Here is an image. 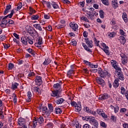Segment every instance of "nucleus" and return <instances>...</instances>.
Listing matches in <instances>:
<instances>
[{"label": "nucleus", "mask_w": 128, "mask_h": 128, "mask_svg": "<svg viewBox=\"0 0 128 128\" xmlns=\"http://www.w3.org/2000/svg\"><path fill=\"white\" fill-rule=\"evenodd\" d=\"M18 84L16 82H14V84H12L11 88L12 90H16V88H18Z\"/></svg>", "instance_id": "obj_27"}, {"label": "nucleus", "mask_w": 128, "mask_h": 128, "mask_svg": "<svg viewBox=\"0 0 128 128\" xmlns=\"http://www.w3.org/2000/svg\"><path fill=\"white\" fill-rule=\"evenodd\" d=\"M55 112L57 114H62V110L59 108H57L55 110Z\"/></svg>", "instance_id": "obj_35"}, {"label": "nucleus", "mask_w": 128, "mask_h": 128, "mask_svg": "<svg viewBox=\"0 0 128 128\" xmlns=\"http://www.w3.org/2000/svg\"><path fill=\"white\" fill-rule=\"evenodd\" d=\"M6 18H4V16L2 17V20L1 22L0 25L4 24V26H6V24H8V20H6Z\"/></svg>", "instance_id": "obj_29"}, {"label": "nucleus", "mask_w": 128, "mask_h": 128, "mask_svg": "<svg viewBox=\"0 0 128 128\" xmlns=\"http://www.w3.org/2000/svg\"><path fill=\"white\" fill-rule=\"evenodd\" d=\"M99 12H100V18H104V11L102 10H100L99 11Z\"/></svg>", "instance_id": "obj_38"}, {"label": "nucleus", "mask_w": 128, "mask_h": 128, "mask_svg": "<svg viewBox=\"0 0 128 128\" xmlns=\"http://www.w3.org/2000/svg\"><path fill=\"white\" fill-rule=\"evenodd\" d=\"M96 80L98 84L100 86L104 87L106 86V82L102 78H98L96 79Z\"/></svg>", "instance_id": "obj_5"}, {"label": "nucleus", "mask_w": 128, "mask_h": 128, "mask_svg": "<svg viewBox=\"0 0 128 128\" xmlns=\"http://www.w3.org/2000/svg\"><path fill=\"white\" fill-rule=\"evenodd\" d=\"M66 25L64 24H60L58 26V28H64Z\"/></svg>", "instance_id": "obj_52"}, {"label": "nucleus", "mask_w": 128, "mask_h": 128, "mask_svg": "<svg viewBox=\"0 0 128 128\" xmlns=\"http://www.w3.org/2000/svg\"><path fill=\"white\" fill-rule=\"evenodd\" d=\"M115 36H116V33H114V32H109L108 34V36L110 38H114Z\"/></svg>", "instance_id": "obj_37"}, {"label": "nucleus", "mask_w": 128, "mask_h": 128, "mask_svg": "<svg viewBox=\"0 0 128 128\" xmlns=\"http://www.w3.org/2000/svg\"><path fill=\"white\" fill-rule=\"evenodd\" d=\"M112 4L114 8H116L118 6V0H112Z\"/></svg>", "instance_id": "obj_15"}, {"label": "nucleus", "mask_w": 128, "mask_h": 128, "mask_svg": "<svg viewBox=\"0 0 128 128\" xmlns=\"http://www.w3.org/2000/svg\"><path fill=\"white\" fill-rule=\"evenodd\" d=\"M126 112V108H122L120 110V112Z\"/></svg>", "instance_id": "obj_63"}, {"label": "nucleus", "mask_w": 128, "mask_h": 128, "mask_svg": "<svg viewBox=\"0 0 128 128\" xmlns=\"http://www.w3.org/2000/svg\"><path fill=\"white\" fill-rule=\"evenodd\" d=\"M115 76L118 77V80H124V74H122V70H119L118 72H115Z\"/></svg>", "instance_id": "obj_2"}, {"label": "nucleus", "mask_w": 128, "mask_h": 128, "mask_svg": "<svg viewBox=\"0 0 128 128\" xmlns=\"http://www.w3.org/2000/svg\"><path fill=\"white\" fill-rule=\"evenodd\" d=\"M119 40L122 44H126V38L124 37V36H120Z\"/></svg>", "instance_id": "obj_20"}, {"label": "nucleus", "mask_w": 128, "mask_h": 128, "mask_svg": "<svg viewBox=\"0 0 128 128\" xmlns=\"http://www.w3.org/2000/svg\"><path fill=\"white\" fill-rule=\"evenodd\" d=\"M123 127L124 128H128V124L126 123H124V124H123Z\"/></svg>", "instance_id": "obj_64"}, {"label": "nucleus", "mask_w": 128, "mask_h": 128, "mask_svg": "<svg viewBox=\"0 0 128 128\" xmlns=\"http://www.w3.org/2000/svg\"><path fill=\"white\" fill-rule=\"evenodd\" d=\"M38 18H40V16L38 14L32 15L31 16V20H38Z\"/></svg>", "instance_id": "obj_31"}, {"label": "nucleus", "mask_w": 128, "mask_h": 128, "mask_svg": "<svg viewBox=\"0 0 128 128\" xmlns=\"http://www.w3.org/2000/svg\"><path fill=\"white\" fill-rule=\"evenodd\" d=\"M82 46L83 48H84L85 50H86V52H92V50L90 49L88 47L86 44L84 43H82Z\"/></svg>", "instance_id": "obj_21"}, {"label": "nucleus", "mask_w": 128, "mask_h": 128, "mask_svg": "<svg viewBox=\"0 0 128 128\" xmlns=\"http://www.w3.org/2000/svg\"><path fill=\"white\" fill-rule=\"evenodd\" d=\"M27 52H28L30 54H32V56H34V54H36V53L34 52L33 50H32V48H28L27 50Z\"/></svg>", "instance_id": "obj_40"}, {"label": "nucleus", "mask_w": 128, "mask_h": 128, "mask_svg": "<svg viewBox=\"0 0 128 128\" xmlns=\"http://www.w3.org/2000/svg\"><path fill=\"white\" fill-rule=\"evenodd\" d=\"M38 124H42V122H44V118L42 116H40L38 119Z\"/></svg>", "instance_id": "obj_42"}, {"label": "nucleus", "mask_w": 128, "mask_h": 128, "mask_svg": "<svg viewBox=\"0 0 128 128\" xmlns=\"http://www.w3.org/2000/svg\"><path fill=\"white\" fill-rule=\"evenodd\" d=\"M128 90H126L124 86H121L120 87V92L121 94H123V96H124V94Z\"/></svg>", "instance_id": "obj_17"}, {"label": "nucleus", "mask_w": 128, "mask_h": 128, "mask_svg": "<svg viewBox=\"0 0 128 128\" xmlns=\"http://www.w3.org/2000/svg\"><path fill=\"white\" fill-rule=\"evenodd\" d=\"M120 82V80L118 78H116L114 80V82H113V86L115 88H118L120 86V84L118 82Z\"/></svg>", "instance_id": "obj_11"}, {"label": "nucleus", "mask_w": 128, "mask_h": 128, "mask_svg": "<svg viewBox=\"0 0 128 128\" xmlns=\"http://www.w3.org/2000/svg\"><path fill=\"white\" fill-rule=\"evenodd\" d=\"M74 70H70L68 72L67 76L68 78L72 76H74Z\"/></svg>", "instance_id": "obj_22"}, {"label": "nucleus", "mask_w": 128, "mask_h": 128, "mask_svg": "<svg viewBox=\"0 0 128 128\" xmlns=\"http://www.w3.org/2000/svg\"><path fill=\"white\" fill-rule=\"evenodd\" d=\"M4 112H6V108L4 107L2 108H0V117L2 119L4 118L3 114Z\"/></svg>", "instance_id": "obj_18"}, {"label": "nucleus", "mask_w": 128, "mask_h": 128, "mask_svg": "<svg viewBox=\"0 0 128 128\" xmlns=\"http://www.w3.org/2000/svg\"><path fill=\"white\" fill-rule=\"evenodd\" d=\"M80 20H84V22H88V20L86 16H82V17H81L80 18Z\"/></svg>", "instance_id": "obj_49"}, {"label": "nucleus", "mask_w": 128, "mask_h": 128, "mask_svg": "<svg viewBox=\"0 0 128 128\" xmlns=\"http://www.w3.org/2000/svg\"><path fill=\"white\" fill-rule=\"evenodd\" d=\"M34 46H35L38 48H42V45L38 44V43H35Z\"/></svg>", "instance_id": "obj_62"}, {"label": "nucleus", "mask_w": 128, "mask_h": 128, "mask_svg": "<svg viewBox=\"0 0 128 128\" xmlns=\"http://www.w3.org/2000/svg\"><path fill=\"white\" fill-rule=\"evenodd\" d=\"M70 26L71 28L74 30V32H76V30L78 28V24L76 23L71 22L70 24Z\"/></svg>", "instance_id": "obj_8"}, {"label": "nucleus", "mask_w": 128, "mask_h": 128, "mask_svg": "<svg viewBox=\"0 0 128 128\" xmlns=\"http://www.w3.org/2000/svg\"><path fill=\"white\" fill-rule=\"evenodd\" d=\"M101 46H102V48H108V46H106L104 43H102Z\"/></svg>", "instance_id": "obj_61"}, {"label": "nucleus", "mask_w": 128, "mask_h": 128, "mask_svg": "<svg viewBox=\"0 0 128 128\" xmlns=\"http://www.w3.org/2000/svg\"><path fill=\"white\" fill-rule=\"evenodd\" d=\"M52 62V60L50 58H47L45 60L44 62H43L44 66H48V64H50Z\"/></svg>", "instance_id": "obj_23"}, {"label": "nucleus", "mask_w": 128, "mask_h": 128, "mask_svg": "<svg viewBox=\"0 0 128 128\" xmlns=\"http://www.w3.org/2000/svg\"><path fill=\"white\" fill-rule=\"evenodd\" d=\"M10 8H12V5L10 4L7 5L6 6V8L4 11V14L5 15L8 14L10 12Z\"/></svg>", "instance_id": "obj_13"}, {"label": "nucleus", "mask_w": 128, "mask_h": 128, "mask_svg": "<svg viewBox=\"0 0 128 128\" xmlns=\"http://www.w3.org/2000/svg\"><path fill=\"white\" fill-rule=\"evenodd\" d=\"M100 125L102 128H106V123H104V122H100Z\"/></svg>", "instance_id": "obj_54"}, {"label": "nucleus", "mask_w": 128, "mask_h": 128, "mask_svg": "<svg viewBox=\"0 0 128 128\" xmlns=\"http://www.w3.org/2000/svg\"><path fill=\"white\" fill-rule=\"evenodd\" d=\"M28 32L30 34H33L34 36H36L38 34V32L36 30H30Z\"/></svg>", "instance_id": "obj_32"}, {"label": "nucleus", "mask_w": 128, "mask_h": 128, "mask_svg": "<svg viewBox=\"0 0 128 128\" xmlns=\"http://www.w3.org/2000/svg\"><path fill=\"white\" fill-rule=\"evenodd\" d=\"M14 10H12L10 14L4 16V18H12V16H14Z\"/></svg>", "instance_id": "obj_25"}, {"label": "nucleus", "mask_w": 128, "mask_h": 128, "mask_svg": "<svg viewBox=\"0 0 128 128\" xmlns=\"http://www.w3.org/2000/svg\"><path fill=\"white\" fill-rule=\"evenodd\" d=\"M98 74L100 78H106V76H110L108 70H102V68H98Z\"/></svg>", "instance_id": "obj_1"}, {"label": "nucleus", "mask_w": 128, "mask_h": 128, "mask_svg": "<svg viewBox=\"0 0 128 128\" xmlns=\"http://www.w3.org/2000/svg\"><path fill=\"white\" fill-rule=\"evenodd\" d=\"M35 82H36V84L37 86H40V84H42V76H36Z\"/></svg>", "instance_id": "obj_6"}, {"label": "nucleus", "mask_w": 128, "mask_h": 128, "mask_svg": "<svg viewBox=\"0 0 128 128\" xmlns=\"http://www.w3.org/2000/svg\"><path fill=\"white\" fill-rule=\"evenodd\" d=\"M6 40V36L4 35H1L0 36V42H4Z\"/></svg>", "instance_id": "obj_50"}, {"label": "nucleus", "mask_w": 128, "mask_h": 128, "mask_svg": "<svg viewBox=\"0 0 128 128\" xmlns=\"http://www.w3.org/2000/svg\"><path fill=\"white\" fill-rule=\"evenodd\" d=\"M34 92H40V88L38 87H34Z\"/></svg>", "instance_id": "obj_57"}, {"label": "nucleus", "mask_w": 128, "mask_h": 128, "mask_svg": "<svg viewBox=\"0 0 128 128\" xmlns=\"http://www.w3.org/2000/svg\"><path fill=\"white\" fill-rule=\"evenodd\" d=\"M37 43L38 44L42 46V37H39L38 38V41Z\"/></svg>", "instance_id": "obj_43"}, {"label": "nucleus", "mask_w": 128, "mask_h": 128, "mask_svg": "<svg viewBox=\"0 0 128 128\" xmlns=\"http://www.w3.org/2000/svg\"><path fill=\"white\" fill-rule=\"evenodd\" d=\"M0 128H8L6 125L4 126V123L0 122Z\"/></svg>", "instance_id": "obj_53"}, {"label": "nucleus", "mask_w": 128, "mask_h": 128, "mask_svg": "<svg viewBox=\"0 0 128 128\" xmlns=\"http://www.w3.org/2000/svg\"><path fill=\"white\" fill-rule=\"evenodd\" d=\"M75 108L76 112H80V110H82V105H80V102L77 103V106H75Z\"/></svg>", "instance_id": "obj_19"}, {"label": "nucleus", "mask_w": 128, "mask_h": 128, "mask_svg": "<svg viewBox=\"0 0 128 128\" xmlns=\"http://www.w3.org/2000/svg\"><path fill=\"white\" fill-rule=\"evenodd\" d=\"M54 88H56V90H58V92H60V84L58 83L54 84Z\"/></svg>", "instance_id": "obj_24"}, {"label": "nucleus", "mask_w": 128, "mask_h": 128, "mask_svg": "<svg viewBox=\"0 0 128 128\" xmlns=\"http://www.w3.org/2000/svg\"><path fill=\"white\" fill-rule=\"evenodd\" d=\"M86 40V42H85L86 43V44H87V46L90 48H92V40H88V38H85Z\"/></svg>", "instance_id": "obj_16"}, {"label": "nucleus", "mask_w": 128, "mask_h": 128, "mask_svg": "<svg viewBox=\"0 0 128 128\" xmlns=\"http://www.w3.org/2000/svg\"><path fill=\"white\" fill-rule=\"evenodd\" d=\"M14 64L12 63H10L8 64V68H10V70H12V68H14Z\"/></svg>", "instance_id": "obj_55"}, {"label": "nucleus", "mask_w": 128, "mask_h": 128, "mask_svg": "<svg viewBox=\"0 0 128 128\" xmlns=\"http://www.w3.org/2000/svg\"><path fill=\"white\" fill-rule=\"evenodd\" d=\"M122 18L124 22H128V16L126 15V13H122Z\"/></svg>", "instance_id": "obj_28"}, {"label": "nucleus", "mask_w": 128, "mask_h": 128, "mask_svg": "<svg viewBox=\"0 0 128 128\" xmlns=\"http://www.w3.org/2000/svg\"><path fill=\"white\" fill-rule=\"evenodd\" d=\"M89 113L94 116H98V114H96V112L94 110H90Z\"/></svg>", "instance_id": "obj_48"}, {"label": "nucleus", "mask_w": 128, "mask_h": 128, "mask_svg": "<svg viewBox=\"0 0 128 128\" xmlns=\"http://www.w3.org/2000/svg\"><path fill=\"white\" fill-rule=\"evenodd\" d=\"M27 96H28V98L26 100V101L27 102H30L31 100H32V92H30V91H28V92Z\"/></svg>", "instance_id": "obj_12"}, {"label": "nucleus", "mask_w": 128, "mask_h": 128, "mask_svg": "<svg viewBox=\"0 0 128 128\" xmlns=\"http://www.w3.org/2000/svg\"><path fill=\"white\" fill-rule=\"evenodd\" d=\"M51 4L52 8L55 10L58 9L59 8L58 5V4H56V2H52Z\"/></svg>", "instance_id": "obj_33"}, {"label": "nucleus", "mask_w": 128, "mask_h": 128, "mask_svg": "<svg viewBox=\"0 0 128 128\" xmlns=\"http://www.w3.org/2000/svg\"><path fill=\"white\" fill-rule=\"evenodd\" d=\"M64 102V98H60L55 101V103L57 104H62Z\"/></svg>", "instance_id": "obj_26"}, {"label": "nucleus", "mask_w": 128, "mask_h": 128, "mask_svg": "<svg viewBox=\"0 0 128 128\" xmlns=\"http://www.w3.org/2000/svg\"><path fill=\"white\" fill-rule=\"evenodd\" d=\"M108 98H110L108 94H102L100 95L98 97V100H108Z\"/></svg>", "instance_id": "obj_7"}, {"label": "nucleus", "mask_w": 128, "mask_h": 128, "mask_svg": "<svg viewBox=\"0 0 128 128\" xmlns=\"http://www.w3.org/2000/svg\"><path fill=\"white\" fill-rule=\"evenodd\" d=\"M47 30H48L49 32H52V26H49L46 27Z\"/></svg>", "instance_id": "obj_60"}, {"label": "nucleus", "mask_w": 128, "mask_h": 128, "mask_svg": "<svg viewBox=\"0 0 128 128\" xmlns=\"http://www.w3.org/2000/svg\"><path fill=\"white\" fill-rule=\"evenodd\" d=\"M70 104L72 106H77L78 103L74 101L70 102Z\"/></svg>", "instance_id": "obj_56"}, {"label": "nucleus", "mask_w": 128, "mask_h": 128, "mask_svg": "<svg viewBox=\"0 0 128 128\" xmlns=\"http://www.w3.org/2000/svg\"><path fill=\"white\" fill-rule=\"evenodd\" d=\"M122 64H126L128 62V58H125L124 59H122Z\"/></svg>", "instance_id": "obj_47"}, {"label": "nucleus", "mask_w": 128, "mask_h": 128, "mask_svg": "<svg viewBox=\"0 0 128 128\" xmlns=\"http://www.w3.org/2000/svg\"><path fill=\"white\" fill-rule=\"evenodd\" d=\"M33 26L36 28V30H38L40 32H42L41 33L42 36H44V31L42 30V26H40V24H34L33 25Z\"/></svg>", "instance_id": "obj_4"}, {"label": "nucleus", "mask_w": 128, "mask_h": 128, "mask_svg": "<svg viewBox=\"0 0 128 128\" xmlns=\"http://www.w3.org/2000/svg\"><path fill=\"white\" fill-rule=\"evenodd\" d=\"M60 91L58 90H54L52 92L51 94L52 96H54V98H60V94L58 93Z\"/></svg>", "instance_id": "obj_9"}, {"label": "nucleus", "mask_w": 128, "mask_h": 128, "mask_svg": "<svg viewBox=\"0 0 128 128\" xmlns=\"http://www.w3.org/2000/svg\"><path fill=\"white\" fill-rule=\"evenodd\" d=\"M113 67L115 68V72H118L119 70H122V68H120L116 64H112Z\"/></svg>", "instance_id": "obj_30"}, {"label": "nucleus", "mask_w": 128, "mask_h": 128, "mask_svg": "<svg viewBox=\"0 0 128 128\" xmlns=\"http://www.w3.org/2000/svg\"><path fill=\"white\" fill-rule=\"evenodd\" d=\"M94 42L95 44H96L97 46H100V40H98L96 38H94Z\"/></svg>", "instance_id": "obj_46"}, {"label": "nucleus", "mask_w": 128, "mask_h": 128, "mask_svg": "<svg viewBox=\"0 0 128 128\" xmlns=\"http://www.w3.org/2000/svg\"><path fill=\"white\" fill-rule=\"evenodd\" d=\"M89 66L91 68H98V65H94L92 64H90V66Z\"/></svg>", "instance_id": "obj_51"}, {"label": "nucleus", "mask_w": 128, "mask_h": 128, "mask_svg": "<svg viewBox=\"0 0 128 128\" xmlns=\"http://www.w3.org/2000/svg\"><path fill=\"white\" fill-rule=\"evenodd\" d=\"M26 124V119L20 118L18 119V124L24 126Z\"/></svg>", "instance_id": "obj_10"}, {"label": "nucleus", "mask_w": 128, "mask_h": 128, "mask_svg": "<svg viewBox=\"0 0 128 128\" xmlns=\"http://www.w3.org/2000/svg\"><path fill=\"white\" fill-rule=\"evenodd\" d=\"M48 108L50 110V112H53V110H54V107L52 106V104H48Z\"/></svg>", "instance_id": "obj_41"}, {"label": "nucleus", "mask_w": 128, "mask_h": 128, "mask_svg": "<svg viewBox=\"0 0 128 128\" xmlns=\"http://www.w3.org/2000/svg\"><path fill=\"white\" fill-rule=\"evenodd\" d=\"M105 6H108V0H100Z\"/></svg>", "instance_id": "obj_44"}, {"label": "nucleus", "mask_w": 128, "mask_h": 128, "mask_svg": "<svg viewBox=\"0 0 128 128\" xmlns=\"http://www.w3.org/2000/svg\"><path fill=\"white\" fill-rule=\"evenodd\" d=\"M120 56L122 58V60L124 59V58H128L126 57V54H120Z\"/></svg>", "instance_id": "obj_59"}, {"label": "nucleus", "mask_w": 128, "mask_h": 128, "mask_svg": "<svg viewBox=\"0 0 128 128\" xmlns=\"http://www.w3.org/2000/svg\"><path fill=\"white\" fill-rule=\"evenodd\" d=\"M42 112L43 116H44V114H46V112H48V108L44 106L42 108Z\"/></svg>", "instance_id": "obj_36"}, {"label": "nucleus", "mask_w": 128, "mask_h": 128, "mask_svg": "<svg viewBox=\"0 0 128 128\" xmlns=\"http://www.w3.org/2000/svg\"><path fill=\"white\" fill-rule=\"evenodd\" d=\"M96 112H97V114L99 116H102L104 118H108V116H106V114L104 113V112L103 110L98 109Z\"/></svg>", "instance_id": "obj_3"}, {"label": "nucleus", "mask_w": 128, "mask_h": 128, "mask_svg": "<svg viewBox=\"0 0 128 128\" xmlns=\"http://www.w3.org/2000/svg\"><path fill=\"white\" fill-rule=\"evenodd\" d=\"M43 4H46L48 8H52V5H50V2L43 1Z\"/></svg>", "instance_id": "obj_34"}, {"label": "nucleus", "mask_w": 128, "mask_h": 128, "mask_svg": "<svg viewBox=\"0 0 128 128\" xmlns=\"http://www.w3.org/2000/svg\"><path fill=\"white\" fill-rule=\"evenodd\" d=\"M104 52L107 54V56H110V52L108 51V48H104Z\"/></svg>", "instance_id": "obj_45"}, {"label": "nucleus", "mask_w": 128, "mask_h": 128, "mask_svg": "<svg viewBox=\"0 0 128 128\" xmlns=\"http://www.w3.org/2000/svg\"><path fill=\"white\" fill-rule=\"evenodd\" d=\"M22 8V2H20L18 4L17 10H20Z\"/></svg>", "instance_id": "obj_39"}, {"label": "nucleus", "mask_w": 128, "mask_h": 128, "mask_svg": "<svg viewBox=\"0 0 128 128\" xmlns=\"http://www.w3.org/2000/svg\"><path fill=\"white\" fill-rule=\"evenodd\" d=\"M21 40H22V44H25L26 46L28 44V36L22 37L21 38Z\"/></svg>", "instance_id": "obj_14"}, {"label": "nucleus", "mask_w": 128, "mask_h": 128, "mask_svg": "<svg viewBox=\"0 0 128 128\" xmlns=\"http://www.w3.org/2000/svg\"><path fill=\"white\" fill-rule=\"evenodd\" d=\"M71 44L72 46H76V40H72Z\"/></svg>", "instance_id": "obj_58"}]
</instances>
